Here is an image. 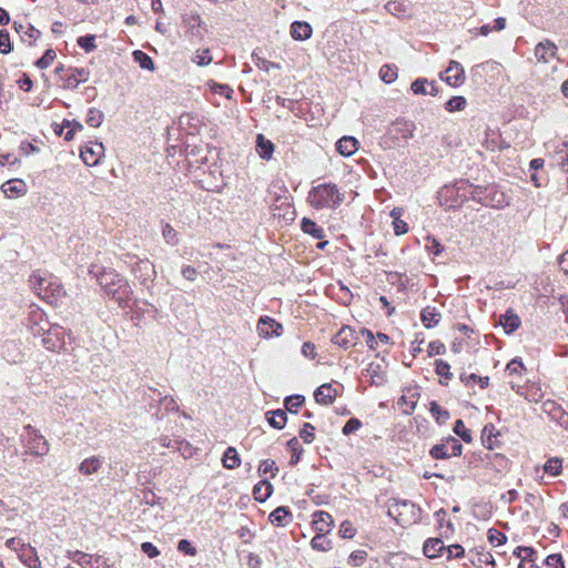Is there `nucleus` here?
<instances>
[{
  "instance_id": "1",
  "label": "nucleus",
  "mask_w": 568,
  "mask_h": 568,
  "mask_svg": "<svg viewBox=\"0 0 568 568\" xmlns=\"http://www.w3.org/2000/svg\"><path fill=\"white\" fill-rule=\"evenodd\" d=\"M474 186L468 180H459L454 184L444 185L438 192L440 205L447 209L460 207L465 202L471 200Z\"/></svg>"
},
{
  "instance_id": "2",
  "label": "nucleus",
  "mask_w": 568,
  "mask_h": 568,
  "mask_svg": "<svg viewBox=\"0 0 568 568\" xmlns=\"http://www.w3.org/2000/svg\"><path fill=\"white\" fill-rule=\"evenodd\" d=\"M415 124L412 121L397 119L387 128L383 135L381 144L384 149H396L405 146L409 139L414 136Z\"/></svg>"
},
{
  "instance_id": "3",
  "label": "nucleus",
  "mask_w": 568,
  "mask_h": 568,
  "mask_svg": "<svg viewBox=\"0 0 568 568\" xmlns=\"http://www.w3.org/2000/svg\"><path fill=\"white\" fill-rule=\"evenodd\" d=\"M32 320L37 326V328L33 327L34 334L43 336L42 342L48 349L57 351L63 347L64 332L61 326L50 324L40 312H36Z\"/></svg>"
},
{
  "instance_id": "4",
  "label": "nucleus",
  "mask_w": 568,
  "mask_h": 568,
  "mask_svg": "<svg viewBox=\"0 0 568 568\" xmlns=\"http://www.w3.org/2000/svg\"><path fill=\"white\" fill-rule=\"evenodd\" d=\"M471 201L494 209H503L509 204V197L496 184L475 185Z\"/></svg>"
},
{
  "instance_id": "5",
  "label": "nucleus",
  "mask_w": 568,
  "mask_h": 568,
  "mask_svg": "<svg viewBox=\"0 0 568 568\" xmlns=\"http://www.w3.org/2000/svg\"><path fill=\"white\" fill-rule=\"evenodd\" d=\"M400 526H409L422 520V509L410 500H394L387 511Z\"/></svg>"
},
{
  "instance_id": "6",
  "label": "nucleus",
  "mask_w": 568,
  "mask_h": 568,
  "mask_svg": "<svg viewBox=\"0 0 568 568\" xmlns=\"http://www.w3.org/2000/svg\"><path fill=\"white\" fill-rule=\"evenodd\" d=\"M307 201L312 206L322 209L337 205L342 197L334 184L323 183L312 187Z\"/></svg>"
},
{
  "instance_id": "7",
  "label": "nucleus",
  "mask_w": 568,
  "mask_h": 568,
  "mask_svg": "<svg viewBox=\"0 0 568 568\" xmlns=\"http://www.w3.org/2000/svg\"><path fill=\"white\" fill-rule=\"evenodd\" d=\"M462 452L463 445L460 442L449 436L443 443L434 445L429 450V455L434 459H447L452 456H460Z\"/></svg>"
},
{
  "instance_id": "8",
  "label": "nucleus",
  "mask_w": 568,
  "mask_h": 568,
  "mask_svg": "<svg viewBox=\"0 0 568 568\" xmlns=\"http://www.w3.org/2000/svg\"><path fill=\"white\" fill-rule=\"evenodd\" d=\"M439 78L448 85L457 88L465 82V70L459 62L450 60L446 70L439 73Z\"/></svg>"
},
{
  "instance_id": "9",
  "label": "nucleus",
  "mask_w": 568,
  "mask_h": 568,
  "mask_svg": "<svg viewBox=\"0 0 568 568\" xmlns=\"http://www.w3.org/2000/svg\"><path fill=\"white\" fill-rule=\"evenodd\" d=\"M256 331L261 337L271 338L282 335L283 326L274 318L268 316H261L257 321Z\"/></svg>"
},
{
  "instance_id": "10",
  "label": "nucleus",
  "mask_w": 568,
  "mask_h": 568,
  "mask_svg": "<svg viewBox=\"0 0 568 568\" xmlns=\"http://www.w3.org/2000/svg\"><path fill=\"white\" fill-rule=\"evenodd\" d=\"M105 293L111 298L115 300L121 306H124L131 294V288L128 282L122 276H119L116 277L115 286L108 288Z\"/></svg>"
},
{
  "instance_id": "11",
  "label": "nucleus",
  "mask_w": 568,
  "mask_h": 568,
  "mask_svg": "<svg viewBox=\"0 0 568 568\" xmlns=\"http://www.w3.org/2000/svg\"><path fill=\"white\" fill-rule=\"evenodd\" d=\"M104 155V145L95 142L93 145H87L81 151V158L87 165L94 166Z\"/></svg>"
},
{
  "instance_id": "12",
  "label": "nucleus",
  "mask_w": 568,
  "mask_h": 568,
  "mask_svg": "<svg viewBox=\"0 0 568 568\" xmlns=\"http://www.w3.org/2000/svg\"><path fill=\"white\" fill-rule=\"evenodd\" d=\"M557 53V45L550 41L545 40L539 42L535 48V57L538 61L548 63Z\"/></svg>"
},
{
  "instance_id": "13",
  "label": "nucleus",
  "mask_w": 568,
  "mask_h": 568,
  "mask_svg": "<svg viewBox=\"0 0 568 568\" xmlns=\"http://www.w3.org/2000/svg\"><path fill=\"white\" fill-rule=\"evenodd\" d=\"M1 191L7 197L13 199L24 195L27 193V185L20 179H12L1 185Z\"/></svg>"
},
{
  "instance_id": "14",
  "label": "nucleus",
  "mask_w": 568,
  "mask_h": 568,
  "mask_svg": "<svg viewBox=\"0 0 568 568\" xmlns=\"http://www.w3.org/2000/svg\"><path fill=\"white\" fill-rule=\"evenodd\" d=\"M312 525L313 529L316 531V535H325L331 531L333 519L328 513L318 511L314 514Z\"/></svg>"
},
{
  "instance_id": "15",
  "label": "nucleus",
  "mask_w": 568,
  "mask_h": 568,
  "mask_svg": "<svg viewBox=\"0 0 568 568\" xmlns=\"http://www.w3.org/2000/svg\"><path fill=\"white\" fill-rule=\"evenodd\" d=\"M499 323L504 327L506 334H511L519 328L521 321L519 316L509 308L500 316Z\"/></svg>"
},
{
  "instance_id": "16",
  "label": "nucleus",
  "mask_w": 568,
  "mask_h": 568,
  "mask_svg": "<svg viewBox=\"0 0 568 568\" xmlns=\"http://www.w3.org/2000/svg\"><path fill=\"white\" fill-rule=\"evenodd\" d=\"M446 546L440 538H429L424 542L423 551L428 558H437L445 552Z\"/></svg>"
},
{
  "instance_id": "17",
  "label": "nucleus",
  "mask_w": 568,
  "mask_h": 568,
  "mask_svg": "<svg viewBox=\"0 0 568 568\" xmlns=\"http://www.w3.org/2000/svg\"><path fill=\"white\" fill-rule=\"evenodd\" d=\"M255 150L258 156L263 160H271L274 152V144L266 139L263 134H257L255 142Z\"/></svg>"
},
{
  "instance_id": "18",
  "label": "nucleus",
  "mask_w": 568,
  "mask_h": 568,
  "mask_svg": "<svg viewBox=\"0 0 568 568\" xmlns=\"http://www.w3.org/2000/svg\"><path fill=\"white\" fill-rule=\"evenodd\" d=\"M30 283L34 292L42 298L47 300L50 297L49 290L51 288V283L40 276V275H33L30 278Z\"/></svg>"
},
{
  "instance_id": "19",
  "label": "nucleus",
  "mask_w": 568,
  "mask_h": 568,
  "mask_svg": "<svg viewBox=\"0 0 568 568\" xmlns=\"http://www.w3.org/2000/svg\"><path fill=\"white\" fill-rule=\"evenodd\" d=\"M335 397H336V389H334L331 384H323L314 393L315 400L323 405H327V404L332 403V400Z\"/></svg>"
},
{
  "instance_id": "20",
  "label": "nucleus",
  "mask_w": 568,
  "mask_h": 568,
  "mask_svg": "<svg viewBox=\"0 0 568 568\" xmlns=\"http://www.w3.org/2000/svg\"><path fill=\"white\" fill-rule=\"evenodd\" d=\"M440 317V313L433 306L425 307L420 313V321L426 328L436 326L439 323Z\"/></svg>"
},
{
  "instance_id": "21",
  "label": "nucleus",
  "mask_w": 568,
  "mask_h": 568,
  "mask_svg": "<svg viewBox=\"0 0 568 568\" xmlns=\"http://www.w3.org/2000/svg\"><path fill=\"white\" fill-rule=\"evenodd\" d=\"M354 332L351 326H344L334 337V343L345 349L353 345Z\"/></svg>"
},
{
  "instance_id": "22",
  "label": "nucleus",
  "mask_w": 568,
  "mask_h": 568,
  "mask_svg": "<svg viewBox=\"0 0 568 568\" xmlns=\"http://www.w3.org/2000/svg\"><path fill=\"white\" fill-rule=\"evenodd\" d=\"M434 516L436 518L438 528H440V529L445 528V530H443V532H442L443 537L447 538L449 535H452L455 531L453 523L450 520L446 519L447 513L444 508H440L439 510H437L434 514Z\"/></svg>"
},
{
  "instance_id": "23",
  "label": "nucleus",
  "mask_w": 568,
  "mask_h": 568,
  "mask_svg": "<svg viewBox=\"0 0 568 568\" xmlns=\"http://www.w3.org/2000/svg\"><path fill=\"white\" fill-rule=\"evenodd\" d=\"M311 34H312V28L306 22L296 21L291 26V36L295 40L308 39L311 37Z\"/></svg>"
},
{
  "instance_id": "24",
  "label": "nucleus",
  "mask_w": 568,
  "mask_h": 568,
  "mask_svg": "<svg viewBox=\"0 0 568 568\" xmlns=\"http://www.w3.org/2000/svg\"><path fill=\"white\" fill-rule=\"evenodd\" d=\"M336 151L343 156H351L355 153V138L343 136L336 142Z\"/></svg>"
},
{
  "instance_id": "25",
  "label": "nucleus",
  "mask_w": 568,
  "mask_h": 568,
  "mask_svg": "<svg viewBox=\"0 0 568 568\" xmlns=\"http://www.w3.org/2000/svg\"><path fill=\"white\" fill-rule=\"evenodd\" d=\"M471 564L474 566H478L479 568H494L495 559L490 552L481 550L478 551L476 557L471 559Z\"/></svg>"
},
{
  "instance_id": "26",
  "label": "nucleus",
  "mask_w": 568,
  "mask_h": 568,
  "mask_svg": "<svg viewBox=\"0 0 568 568\" xmlns=\"http://www.w3.org/2000/svg\"><path fill=\"white\" fill-rule=\"evenodd\" d=\"M266 418L270 425L277 429H282L286 423V414L282 409L267 412Z\"/></svg>"
},
{
  "instance_id": "27",
  "label": "nucleus",
  "mask_w": 568,
  "mask_h": 568,
  "mask_svg": "<svg viewBox=\"0 0 568 568\" xmlns=\"http://www.w3.org/2000/svg\"><path fill=\"white\" fill-rule=\"evenodd\" d=\"M223 466L227 469H234L240 466L241 459L234 447H229L222 458Z\"/></svg>"
},
{
  "instance_id": "28",
  "label": "nucleus",
  "mask_w": 568,
  "mask_h": 568,
  "mask_svg": "<svg viewBox=\"0 0 568 568\" xmlns=\"http://www.w3.org/2000/svg\"><path fill=\"white\" fill-rule=\"evenodd\" d=\"M418 397H419V395L417 393H413L409 397H407L406 395H403L399 397L398 405L400 407L405 406V408H403L404 414H406V415L413 414V412L416 408Z\"/></svg>"
},
{
  "instance_id": "29",
  "label": "nucleus",
  "mask_w": 568,
  "mask_h": 568,
  "mask_svg": "<svg viewBox=\"0 0 568 568\" xmlns=\"http://www.w3.org/2000/svg\"><path fill=\"white\" fill-rule=\"evenodd\" d=\"M398 77V69L395 64H384L379 70V78L383 82L390 84Z\"/></svg>"
},
{
  "instance_id": "30",
  "label": "nucleus",
  "mask_w": 568,
  "mask_h": 568,
  "mask_svg": "<svg viewBox=\"0 0 568 568\" xmlns=\"http://www.w3.org/2000/svg\"><path fill=\"white\" fill-rule=\"evenodd\" d=\"M435 372L443 378L440 379L442 385H447V381L453 378L449 364L443 359L435 361Z\"/></svg>"
},
{
  "instance_id": "31",
  "label": "nucleus",
  "mask_w": 568,
  "mask_h": 568,
  "mask_svg": "<svg viewBox=\"0 0 568 568\" xmlns=\"http://www.w3.org/2000/svg\"><path fill=\"white\" fill-rule=\"evenodd\" d=\"M429 412L436 422L440 425L445 424L450 417L449 412L442 408L435 400L429 403Z\"/></svg>"
},
{
  "instance_id": "32",
  "label": "nucleus",
  "mask_w": 568,
  "mask_h": 568,
  "mask_svg": "<svg viewBox=\"0 0 568 568\" xmlns=\"http://www.w3.org/2000/svg\"><path fill=\"white\" fill-rule=\"evenodd\" d=\"M272 493V485L267 480H262L254 487V498L264 501Z\"/></svg>"
},
{
  "instance_id": "33",
  "label": "nucleus",
  "mask_w": 568,
  "mask_h": 568,
  "mask_svg": "<svg viewBox=\"0 0 568 568\" xmlns=\"http://www.w3.org/2000/svg\"><path fill=\"white\" fill-rule=\"evenodd\" d=\"M132 55L134 61L138 62L142 69L148 71L154 70V63L152 59L143 51L136 50L132 53Z\"/></svg>"
},
{
  "instance_id": "34",
  "label": "nucleus",
  "mask_w": 568,
  "mask_h": 568,
  "mask_svg": "<svg viewBox=\"0 0 568 568\" xmlns=\"http://www.w3.org/2000/svg\"><path fill=\"white\" fill-rule=\"evenodd\" d=\"M467 105V101L462 95H456L450 98L445 103V109L448 112H456V111H463Z\"/></svg>"
},
{
  "instance_id": "35",
  "label": "nucleus",
  "mask_w": 568,
  "mask_h": 568,
  "mask_svg": "<svg viewBox=\"0 0 568 568\" xmlns=\"http://www.w3.org/2000/svg\"><path fill=\"white\" fill-rule=\"evenodd\" d=\"M100 460L95 457L88 458L80 464L79 470L83 475H91L98 471L100 468Z\"/></svg>"
},
{
  "instance_id": "36",
  "label": "nucleus",
  "mask_w": 568,
  "mask_h": 568,
  "mask_svg": "<svg viewBox=\"0 0 568 568\" xmlns=\"http://www.w3.org/2000/svg\"><path fill=\"white\" fill-rule=\"evenodd\" d=\"M562 460L558 457L549 458L544 465V470L546 474L551 476H558L561 473Z\"/></svg>"
},
{
  "instance_id": "37",
  "label": "nucleus",
  "mask_w": 568,
  "mask_h": 568,
  "mask_svg": "<svg viewBox=\"0 0 568 568\" xmlns=\"http://www.w3.org/2000/svg\"><path fill=\"white\" fill-rule=\"evenodd\" d=\"M89 72L84 69H75L73 73L67 79L68 88H75L81 81H87Z\"/></svg>"
},
{
  "instance_id": "38",
  "label": "nucleus",
  "mask_w": 568,
  "mask_h": 568,
  "mask_svg": "<svg viewBox=\"0 0 568 568\" xmlns=\"http://www.w3.org/2000/svg\"><path fill=\"white\" fill-rule=\"evenodd\" d=\"M362 338L369 349L376 351L378 346V341L376 339V336H374L373 332L367 328H362L357 333V339Z\"/></svg>"
},
{
  "instance_id": "39",
  "label": "nucleus",
  "mask_w": 568,
  "mask_h": 568,
  "mask_svg": "<svg viewBox=\"0 0 568 568\" xmlns=\"http://www.w3.org/2000/svg\"><path fill=\"white\" fill-rule=\"evenodd\" d=\"M31 449L33 450L34 454L43 456L49 452L48 442L43 438L42 435L36 434Z\"/></svg>"
},
{
  "instance_id": "40",
  "label": "nucleus",
  "mask_w": 568,
  "mask_h": 568,
  "mask_svg": "<svg viewBox=\"0 0 568 568\" xmlns=\"http://www.w3.org/2000/svg\"><path fill=\"white\" fill-rule=\"evenodd\" d=\"M69 556L77 562L81 568H91L92 567V557L82 551L69 552Z\"/></svg>"
},
{
  "instance_id": "41",
  "label": "nucleus",
  "mask_w": 568,
  "mask_h": 568,
  "mask_svg": "<svg viewBox=\"0 0 568 568\" xmlns=\"http://www.w3.org/2000/svg\"><path fill=\"white\" fill-rule=\"evenodd\" d=\"M453 430L465 443H470L473 440L471 432L468 428H466V426L462 419H457L455 422Z\"/></svg>"
},
{
  "instance_id": "42",
  "label": "nucleus",
  "mask_w": 568,
  "mask_h": 568,
  "mask_svg": "<svg viewBox=\"0 0 568 568\" xmlns=\"http://www.w3.org/2000/svg\"><path fill=\"white\" fill-rule=\"evenodd\" d=\"M302 230L305 233L312 234L316 239H322L323 237V230L317 227L316 224L313 221L308 220V219H303V221H302Z\"/></svg>"
},
{
  "instance_id": "43",
  "label": "nucleus",
  "mask_w": 568,
  "mask_h": 568,
  "mask_svg": "<svg viewBox=\"0 0 568 568\" xmlns=\"http://www.w3.org/2000/svg\"><path fill=\"white\" fill-rule=\"evenodd\" d=\"M120 275L114 274L112 272H104L99 276V283L106 292L108 288H112V286H115L116 277Z\"/></svg>"
},
{
  "instance_id": "44",
  "label": "nucleus",
  "mask_w": 568,
  "mask_h": 568,
  "mask_svg": "<svg viewBox=\"0 0 568 568\" xmlns=\"http://www.w3.org/2000/svg\"><path fill=\"white\" fill-rule=\"evenodd\" d=\"M325 535H316L312 540H311V546L313 549L315 550H318V551H327L331 549V541L325 539L324 537Z\"/></svg>"
},
{
  "instance_id": "45",
  "label": "nucleus",
  "mask_w": 568,
  "mask_h": 568,
  "mask_svg": "<svg viewBox=\"0 0 568 568\" xmlns=\"http://www.w3.org/2000/svg\"><path fill=\"white\" fill-rule=\"evenodd\" d=\"M536 550L532 547L527 546H518L513 551V555L516 558L520 559V562H524L526 559H529V557L536 556Z\"/></svg>"
},
{
  "instance_id": "46",
  "label": "nucleus",
  "mask_w": 568,
  "mask_h": 568,
  "mask_svg": "<svg viewBox=\"0 0 568 568\" xmlns=\"http://www.w3.org/2000/svg\"><path fill=\"white\" fill-rule=\"evenodd\" d=\"M544 393L539 386L531 385L527 388V392L525 394V398L528 402L538 403L542 399Z\"/></svg>"
},
{
  "instance_id": "47",
  "label": "nucleus",
  "mask_w": 568,
  "mask_h": 568,
  "mask_svg": "<svg viewBox=\"0 0 568 568\" xmlns=\"http://www.w3.org/2000/svg\"><path fill=\"white\" fill-rule=\"evenodd\" d=\"M428 81L425 78H418L410 84V90L414 94L427 95Z\"/></svg>"
},
{
  "instance_id": "48",
  "label": "nucleus",
  "mask_w": 568,
  "mask_h": 568,
  "mask_svg": "<svg viewBox=\"0 0 568 568\" xmlns=\"http://www.w3.org/2000/svg\"><path fill=\"white\" fill-rule=\"evenodd\" d=\"M506 371L509 373V375H521L526 368L521 359L516 357L507 364Z\"/></svg>"
},
{
  "instance_id": "49",
  "label": "nucleus",
  "mask_w": 568,
  "mask_h": 568,
  "mask_svg": "<svg viewBox=\"0 0 568 568\" xmlns=\"http://www.w3.org/2000/svg\"><path fill=\"white\" fill-rule=\"evenodd\" d=\"M103 121V113L99 110L91 109L88 112L87 123L92 128H99Z\"/></svg>"
},
{
  "instance_id": "50",
  "label": "nucleus",
  "mask_w": 568,
  "mask_h": 568,
  "mask_svg": "<svg viewBox=\"0 0 568 568\" xmlns=\"http://www.w3.org/2000/svg\"><path fill=\"white\" fill-rule=\"evenodd\" d=\"M488 540L494 546H500L507 541V537L504 532H501L495 528H490L488 530Z\"/></svg>"
},
{
  "instance_id": "51",
  "label": "nucleus",
  "mask_w": 568,
  "mask_h": 568,
  "mask_svg": "<svg viewBox=\"0 0 568 568\" xmlns=\"http://www.w3.org/2000/svg\"><path fill=\"white\" fill-rule=\"evenodd\" d=\"M207 84L212 92L224 94L227 99H232L233 90L229 85L220 84L213 81H210Z\"/></svg>"
},
{
  "instance_id": "52",
  "label": "nucleus",
  "mask_w": 568,
  "mask_h": 568,
  "mask_svg": "<svg viewBox=\"0 0 568 568\" xmlns=\"http://www.w3.org/2000/svg\"><path fill=\"white\" fill-rule=\"evenodd\" d=\"M545 565L547 568H565L564 559L560 554H551L547 556Z\"/></svg>"
},
{
  "instance_id": "53",
  "label": "nucleus",
  "mask_w": 568,
  "mask_h": 568,
  "mask_svg": "<svg viewBox=\"0 0 568 568\" xmlns=\"http://www.w3.org/2000/svg\"><path fill=\"white\" fill-rule=\"evenodd\" d=\"M287 447L293 454L291 458V464H296L300 460V456L302 453V448L300 446L297 438H292L291 440H288Z\"/></svg>"
},
{
  "instance_id": "54",
  "label": "nucleus",
  "mask_w": 568,
  "mask_h": 568,
  "mask_svg": "<svg viewBox=\"0 0 568 568\" xmlns=\"http://www.w3.org/2000/svg\"><path fill=\"white\" fill-rule=\"evenodd\" d=\"M29 548L33 552V556L29 557V558H26L23 555H19L20 560L23 564H26L27 566H29L30 568H42V565H41V562L39 560V557L37 555L36 548H33L31 546H29Z\"/></svg>"
},
{
  "instance_id": "55",
  "label": "nucleus",
  "mask_w": 568,
  "mask_h": 568,
  "mask_svg": "<svg viewBox=\"0 0 568 568\" xmlns=\"http://www.w3.org/2000/svg\"><path fill=\"white\" fill-rule=\"evenodd\" d=\"M542 410L551 415L554 418H556L558 414L562 413L561 407L550 399L542 403Z\"/></svg>"
},
{
  "instance_id": "56",
  "label": "nucleus",
  "mask_w": 568,
  "mask_h": 568,
  "mask_svg": "<svg viewBox=\"0 0 568 568\" xmlns=\"http://www.w3.org/2000/svg\"><path fill=\"white\" fill-rule=\"evenodd\" d=\"M446 352V346L440 341H433L428 345V356L443 355Z\"/></svg>"
},
{
  "instance_id": "57",
  "label": "nucleus",
  "mask_w": 568,
  "mask_h": 568,
  "mask_svg": "<svg viewBox=\"0 0 568 568\" xmlns=\"http://www.w3.org/2000/svg\"><path fill=\"white\" fill-rule=\"evenodd\" d=\"M385 9L387 12H389L394 16H397V17L405 13V11H406L404 4L400 2H397V1H388L385 4Z\"/></svg>"
},
{
  "instance_id": "58",
  "label": "nucleus",
  "mask_w": 568,
  "mask_h": 568,
  "mask_svg": "<svg viewBox=\"0 0 568 568\" xmlns=\"http://www.w3.org/2000/svg\"><path fill=\"white\" fill-rule=\"evenodd\" d=\"M445 552H447V558L452 559V558H462L465 554V550H464L463 546H460L459 544H454V545L447 546L445 549Z\"/></svg>"
},
{
  "instance_id": "59",
  "label": "nucleus",
  "mask_w": 568,
  "mask_h": 568,
  "mask_svg": "<svg viewBox=\"0 0 568 568\" xmlns=\"http://www.w3.org/2000/svg\"><path fill=\"white\" fill-rule=\"evenodd\" d=\"M288 515V510L284 507H278L270 515V520L275 525H282V520L284 517Z\"/></svg>"
},
{
  "instance_id": "60",
  "label": "nucleus",
  "mask_w": 568,
  "mask_h": 568,
  "mask_svg": "<svg viewBox=\"0 0 568 568\" xmlns=\"http://www.w3.org/2000/svg\"><path fill=\"white\" fill-rule=\"evenodd\" d=\"M275 471H277V467L275 466V462L274 460H264L261 463L260 467H258V473L261 475H266L268 473H271L272 476L275 475Z\"/></svg>"
},
{
  "instance_id": "61",
  "label": "nucleus",
  "mask_w": 568,
  "mask_h": 568,
  "mask_svg": "<svg viewBox=\"0 0 568 568\" xmlns=\"http://www.w3.org/2000/svg\"><path fill=\"white\" fill-rule=\"evenodd\" d=\"M55 59V52L51 49L47 50L44 55L37 61V65L41 69L48 68Z\"/></svg>"
},
{
  "instance_id": "62",
  "label": "nucleus",
  "mask_w": 568,
  "mask_h": 568,
  "mask_svg": "<svg viewBox=\"0 0 568 568\" xmlns=\"http://www.w3.org/2000/svg\"><path fill=\"white\" fill-rule=\"evenodd\" d=\"M78 44L81 48H83L87 52L94 50L95 49L94 36L80 37L78 39Z\"/></svg>"
},
{
  "instance_id": "63",
  "label": "nucleus",
  "mask_w": 568,
  "mask_h": 568,
  "mask_svg": "<svg viewBox=\"0 0 568 568\" xmlns=\"http://www.w3.org/2000/svg\"><path fill=\"white\" fill-rule=\"evenodd\" d=\"M304 402V397L301 395L288 396L285 399V407L287 410L293 412L295 407H298Z\"/></svg>"
},
{
  "instance_id": "64",
  "label": "nucleus",
  "mask_w": 568,
  "mask_h": 568,
  "mask_svg": "<svg viewBox=\"0 0 568 568\" xmlns=\"http://www.w3.org/2000/svg\"><path fill=\"white\" fill-rule=\"evenodd\" d=\"M193 60L199 65H206L212 61V57L210 55L209 50H202L196 52Z\"/></svg>"
}]
</instances>
